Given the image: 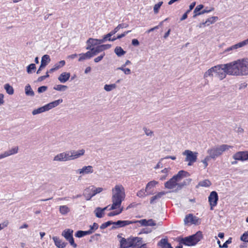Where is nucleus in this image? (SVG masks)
<instances>
[{"label":"nucleus","mask_w":248,"mask_h":248,"mask_svg":"<svg viewBox=\"0 0 248 248\" xmlns=\"http://www.w3.org/2000/svg\"><path fill=\"white\" fill-rule=\"evenodd\" d=\"M232 76H245L248 75V59H238L229 62Z\"/></svg>","instance_id":"obj_1"},{"label":"nucleus","mask_w":248,"mask_h":248,"mask_svg":"<svg viewBox=\"0 0 248 248\" xmlns=\"http://www.w3.org/2000/svg\"><path fill=\"white\" fill-rule=\"evenodd\" d=\"M202 237V232L198 231L193 235L184 238H181L179 242L181 244L187 246H193L196 245Z\"/></svg>","instance_id":"obj_2"},{"label":"nucleus","mask_w":248,"mask_h":248,"mask_svg":"<svg viewBox=\"0 0 248 248\" xmlns=\"http://www.w3.org/2000/svg\"><path fill=\"white\" fill-rule=\"evenodd\" d=\"M215 76L220 80L225 78L227 75H231V70L229 63L218 64L215 66Z\"/></svg>","instance_id":"obj_3"},{"label":"nucleus","mask_w":248,"mask_h":248,"mask_svg":"<svg viewBox=\"0 0 248 248\" xmlns=\"http://www.w3.org/2000/svg\"><path fill=\"white\" fill-rule=\"evenodd\" d=\"M189 175V173L185 170H180L178 173L174 175L171 179L165 183V187L166 188L171 189L177 185V182L181 181L183 178Z\"/></svg>","instance_id":"obj_4"},{"label":"nucleus","mask_w":248,"mask_h":248,"mask_svg":"<svg viewBox=\"0 0 248 248\" xmlns=\"http://www.w3.org/2000/svg\"><path fill=\"white\" fill-rule=\"evenodd\" d=\"M232 147L227 144H222L220 146H217L209 149L207 150V153L209 156L212 159H215L217 157L222 155L223 152L229 150Z\"/></svg>","instance_id":"obj_5"},{"label":"nucleus","mask_w":248,"mask_h":248,"mask_svg":"<svg viewBox=\"0 0 248 248\" xmlns=\"http://www.w3.org/2000/svg\"><path fill=\"white\" fill-rule=\"evenodd\" d=\"M197 154L196 152L193 153L190 150H185L183 155L186 156L185 161H188V165L190 166L192 164L196 161L197 158Z\"/></svg>","instance_id":"obj_6"},{"label":"nucleus","mask_w":248,"mask_h":248,"mask_svg":"<svg viewBox=\"0 0 248 248\" xmlns=\"http://www.w3.org/2000/svg\"><path fill=\"white\" fill-rule=\"evenodd\" d=\"M112 195L124 199L125 194L124 186L121 185H116L112 189Z\"/></svg>","instance_id":"obj_7"},{"label":"nucleus","mask_w":248,"mask_h":248,"mask_svg":"<svg viewBox=\"0 0 248 248\" xmlns=\"http://www.w3.org/2000/svg\"><path fill=\"white\" fill-rule=\"evenodd\" d=\"M218 200V196L217 192L215 191H212L208 197L211 210H213V207L217 205Z\"/></svg>","instance_id":"obj_8"},{"label":"nucleus","mask_w":248,"mask_h":248,"mask_svg":"<svg viewBox=\"0 0 248 248\" xmlns=\"http://www.w3.org/2000/svg\"><path fill=\"white\" fill-rule=\"evenodd\" d=\"M124 200V199L115 196V195L112 196V204L109 209L110 210H115L117 208L120 207L122 202Z\"/></svg>","instance_id":"obj_9"},{"label":"nucleus","mask_w":248,"mask_h":248,"mask_svg":"<svg viewBox=\"0 0 248 248\" xmlns=\"http://www.w3.org/2000/svg\"><path fill=\"white\" fill-rule=\"evenodd\" d=\"M133 220H118L113 222V226L111 227L112 230H115L119 228L123 227L125 226L134 224Z\"/></svg>","instance_id":"obj_10"},{"label":"nucleus","mask_w":248,"mask_h":248,"mask_svg":"<svg viewBox=\"0 0 248 248\" xmlns=\"http://www.w3.org/2000/svg\"><path fill=\"white\" fill-rule=\"evenodd\" d=\"M50 59L49 56L48 55H44L41 59V65L37 71L36 73L39 74L40 73L41 70L44 69L46 65L50 62Z\"/></svg>","instance_id":"obj_11"},{"label":"nucleus","mask_w":248,"mask_h":248,"mask_svg":"<svg viewBox=\"0 0 248 248\" xmlns=\"http://www.w3.org/2000/svg\"><path fill=\"white\" fill-rule=\"evenodd\" d=\"M248 44V38L232 46L225 49V52H229L242 47Z\"/></svg>","instance_id":"obj_12"},{"label":"nucleus","mask_w":248,"mask_h":248,"mask_svg":"<svg viewBox=\"0 0 248 248\" xmlns=\"http://www.w3.org/2000/svg\"><path fill=\"white\" fill-rule=\"evenodd\" d=\"M132 242L133 240H131V238H129L127 239L124 238H122L120 241V248H132V247H133Z\"/></svg>","instance_id":"obj_13"},{"label":"nucleus","mask_w":248,"mask_h":248,"mask_svg":"<svg viewBox=\"0 0 248 248\" xmlns=\"http://www.w3.org/2000/svg\"><path fill=\"white\" fill-rule=\"evenodd\" d=\"M199 218L195 216H193V215L191 214L186 215L184 219V222L185 224L188 223H191L193 224H197Z\"/></svg>","instance_id":"obj_14"},{"label":"nucleus","mask_w":248,"mask_h":248,"mask_svg":"<svg viewBox=\"0 0 248 248\" xmlns=\"http://www.w3.org/2000/svg\"><path fill=\"white\" fill-rule=\"evenodd\" d=\"M93 171L92 166H84L81 169H79L76 170V173L81 174L82 175L92 173Z\"/></svg>","instance_id":"obj_15"},{"label":"nucleus","mask_w":248,"mask_h":248,"mask_svg":"<svg viewBox=\"0 0 248 248\" xmlns=\"http://www.w3.org/2000/svg\"><path fill=\"white\" fill-rule=\"evenodd\" d=\"M53 240L54 242L55 245L58 248H64L67 244V243L62 242V240L60 239V238L57 236L53 237Z\"/></svg>","instance_id":"obj_16"},{"label":"nucleus","mask_w":248,"mask_h":248,"mask_svg":"<svg viewBox=\"0 0 248 248\" xmlns=\"http://www.w3.org/2000/svg\"><path fill=\"white\" fill-rule=\"evenodd\" d=\"M86 43L87 45L86 49H91V48L93 47L92 46L100 45L99 43V39H93L91 38H89L87 41Z\"/></svg>","instance_id":"obj_17"},{"label":"nucleus","mask_w":248,"mask_h":248,"mask_svg":"<svg viewBox=\"0 0 248 248\" xmlns=\"http://www.w3.org/2000/svg\"><path fill=\"white\" fill-rule=\"evenodd\" d=\"M215 66L209 69L207 71H206L203 75V78L205 79L207 81L206 83H208V81H207L208 77H212L213 78L214 75H215Z\"/></svg>","instance_id":"obj_18"},{"label":"nucleus","mask_w":248,"mask_h":248,"mask_svg":"<svg viewBox=\"0 0 248 248\" xmlns=\"http://www.w3.org/2000/svg\"><path fill=\"white\" fill-rule=\"evenodd\" d=\"M85 153V150L81 149L78 151L71 150V154L72 155V160L78 158L81 156L83 155Z\"/></svg>","instance_id":"obj_19"},{"label":"nucleus","mask_w":248,"mask_h":248,"mask_svg":"<svg viewBox=\"0 0 248 248\" xmlns=\"http://www.w3.org/2000/svg\"><path fill=\"white\" fill-rule=\"evenodd\" d=\"M157 245L161 248H173L171 244L168 242L167 238L161 239L158 243Z\"/></svg>","instance_id":"obj_20"},{"label":"nucleus","mask_w":248,"mask_h":248,"mask_svg":"<svg viewBox=\"0 0 248 248\" xmlns=\"http://www.w3.org/2000/svg\"><path fill=\"white\" fill-rule=\"evenodd\" d=\"M79 62H81L85 60L90 59L93 57L91 50L87 51L85 53H80L79 55Z\"/></svg>","instance_id":"obj_21"},{"label":"nucleus","mask_w":248,"mask_h":248,"mask_svg":"<svg viewBox=\"0 0 248 248\" xmlns=\"http://www.w3.org/2000/svg\"><path fill=\"white\" fill-rule=\"evenodd\" d=\"M62 101H63V100L62 99H59L57 100H55L54 101L51 102L46 105V106L47 109V111L58 106L60 104L62 103Z\"/></svg>","instance_id":"obj_22"},{"label":"nucleus","mask_w":248,"mask_h":248,"mask_svg":"<svg viewBox=\"0 0 248 248\" xmlns=\"http://www.w3.org/2000/svg\"><path fill=\"white\" fill-rule=\"evenodd\" d=\"M70 77V73L67 72L62 73L58 77V80L61 83L66 82Z\"/></svg>","instance_id":"obj_23"},{"label":"nucleus","mask_w":248,"mask_h":248,"mask_svg":"<svg viewBox=\"0 0 248 248\" xmlns=\"http://www.w3.org/2000/svg\"><path fill=\"white\" fill-rule=\"evenodd\" d=\"M73 231L72 230L68 229L64 230L62 232V235L67 240L73 236Z\"/></svg>","instance_id":"obj_24"},{"label":"nucleus","mask_w":248,"mask_h":248,"mask_svg":"<svg viewBox=\"0 0 248 248\" xmlns=\"http://www.w3.org/2000/svg\"><path fill=\"white\" fill-rule=\"evenodd\" d=\"M131 240H133L132 242L133 243L132 248H136L137 246H140L142 244V238L140 237H133L131 238Z\"/></svg>","instance_id":"obj_25"},{"label":"nucleus","mask_w":248,"mask_h":248,"mask_svg":"<svg viewBox=\"0 0 248 248\" xmlns=\"http://www.w3.org/2000/svg\"><path fill=\"white\" fill-rule=\"evenodd\" d=\"M204 6L202 4H200L196 6L193 12V18H196L198 16L201 15V10L203 8Z\"/></svg>","instance_id":"obj_26"},{"label":"nucleus","mask_w":248,"mask_h":248,"mask_svg":"<svg viewBox=\"0 0 248 248\" xmlns=\"http://www.w3.org/2000/svg\"><path fill=\"white\" fill-rule=\"evenodd\" d=\"M18 151V147L17 146L12 148L11 149L6 151L4 152L5 157H8L10 155H15L17 153Z\"/></svg>","instance_id":"obj_27"},{"label":"nucleus","mask_w":248,"mask_h":248,"mask_svg":"<svg viewBox=\"0 0 248 248\" xmlns=\"http://www.w3.org/2000/svg\"><path fill=\"white\" fill-rule=\"evenodd\" d=\"M91 190L93 192V194L88 198H87V200H90L92 197L95 195L96 194L99 193L103 191V188L101 187H97L95 188L93 186H92Z\"/></svg>","instance_id":"obj_28"},{"label":"nucleus","mask_w":248,"mask_h":248,"mask_svg":"<svg viewBox=\"0 0 248 248\" xmlns=\"http://www.w3.org/2000/svg\"><path fill=\"white\" fill-rule=\"evenodd\" d=\"M46 111H47V109L46 108V105H45L43 107L38 108L37 109H34L32 111V114L33 115H35L36 114H39V113H42V112H45Z\"/></svg>","instance_id":"obj_29"},{"label":"nucleus","mask_w":248,"mask_h":248,"mask_svg":"<svg viewBox=\"0 0 248 248\" xmlns=\"http://www.w3.org/2000/svg\"><path fill=\"white\" fill-rule=\"evenodd\" d=\"M91 234V232L87 231H78L75 234V236L78 238L82 237L85 235Z\"/></svg>","instance_id":"obj_30"},{"label":"nucleus","mask_w":248,"mask_h":248,"mask_svg":"<svg viewBox=\"0 0 248 248\" xmlns=\"http://www.w3.org/2000/svg\"><path fill=\"white\" fill-rule=\"evenodd\" d=\"M166 194V193L164 191L160 192L158 193L155 196H153L150 200V203L153 204L154 203V202L156 200H158L160 198H161L163 195H164Z\"/></svg>","instance_id":"obj_31"},{"label":"nucleus","mask_w":248,"mask_h":248,"mask_svg":"<svg viewBox=\"0 0 248 248\" xmlns=\"http://www.w3.org/2000/svg\"><path fill=\"white\" fill-rule=\"evenodd\" d=\"M25 91L27 96H33L34 95V93L29 84L25 86Z\"/></svg>","instance_id":"obj_32"},{"label":"nucleus","mask_w":248,"mask_h":248,"mask_svg":"<svg viewBox=\"0 0 248 248\" xmlns=\"http://www.w3.org/2000/svg\"><path fill=\"white\" fill-rule=\"evenodd\" d=\"M114 52L118 57H121L126 53L121 46H116L114 49Z\"/></svg>","instance_id":"obj_33"},{"label":"nucleus","mask_w":248,"mask_h":248,"mask_svg":"<svg viewBox=\"0 0 248 248\" xmlns=\"http://www.w3.org/2000/svg\"><path fill=\"white\" fill-rule=\"evenodd\" d=\"M88 50H91L93 57L102 51L100 45L96 46V47H92L91 49H88Z\"/></svg>","instance_id":"obj_34"},{"label":"nucleus","mask_w":248,"mask_h":248,"mask_svg":"<svg viewBox=\"0 0 248 248\" xmlns=\"http://www.w3.org/2000/svg\"><path fill=\"white\" fill-rule=\"evenodd\" d=\"M94 213L95 216L98 218H101L103 217L104 213L102 211V208L100 207H97L94 211Z\"/></svg>","instance_id":"obj_35"},{"label":"nucleus","mask_w":248,"mask_h":248,"mask_svg":"<svg viewBox=\"0 0 248 248\" xmlns=\"http://www.w3.org/2000/svg\"><path fill=\"white\" fill-rule=\"evenodd\" d=\"M64 157L65 156L64 155V153L63 152V153L59 154L57 155H56V156H55L53 158V160L56 161H61V162L65 161Z\"/></svg>","instance_id":"obj_36"},{"label":"nucleus","mask_w":248,"mask_h":248,"mask_svg":"<svg viewBox=\"0 0 248 248\" xmlns=\"http://www.w3.org/2000/svg\"><path fill=\"white\" fill-rule=\"evenodd\" d=\"M211 185V183L209 180H204L202 181H200L198 186L202 187H209Z\"/></svg>","instance_id":"obj_37"},{"label":"nucleus","mask_w":248,"mask_h":248,"mask_svg":"<svg viewBox=\"0 0 248 248\" xmlns=\"http://www.w3.org/2000/svg\"><path fill=\"white\" fill-rule=\"evenodd\" d=\"M4 89L9 94L12 95L14 93V89L9 84H6L4 85Z\"/></svg>","instance_id":"obj_38"},{"label":"nucleus","mask_w":248,"mask_h":248,"mask_svg":"<svg viewBox=\"0 0 248 248\" xmlns=\"http://www.w3.org/2000/svg\"><path fill=\"white\" fill-rule=\"evenodd\" d=\"M60 212L62 214L65 215L69 212V208L66 205H62L60 206Z\"/></svg>","instance_id":"obj_39"},{"label":"nucleus","mask_w":248,"mask_h":248,"mask_svg":"<svg viewBox=\"0 0 248 248\" xmlns=\"http://www.w3.org/2000/svg\"><path fill=\"white\" fill-rule=\"evenodd\" d=\"M116 88V85L115 84H106L104 86V90L107 92H110L112 91L113 89H114Z\"/></svg>","instance_id":"obj_40"},{"label":"nucleus","mask_w":248,"mask_h":248,"mask_svg":"<svg viewBox=\"0 0 248 248\" xmlns=\"http://www.w3.org/2000/svg\"><path fill=\"white\" fill-rule=\"evenodd\" d=\"M68 88V87L66 85H57L55 86L53 89L58 91H64Z\"/></svg>","instance_id":"obj_41"},{"label":"nucleus","mask_w":248,"mask_h":248,"mask_svg":"<svg viewBox=\"0 0 248 248\" xmlns=\"http://www.w3.org/2000/svg\"><path fill=\"white\" fill-rule=\"evenodd\" d=\"M158 184V182L155 181H152L147 183L146 186V191H148L149 189L154 187L156 185Z\"/></svg>","instance_id":"obj_42"},{"label":"nucleus","mask_w":248,"mask_h":248,"mask_svg":"<svg viewBox=\"0 0 248 248\" xmlns=\"http://www.w3.org/2000/svg\"><path fill=\"white\" fill-rule=\"evenodd\" d=\"M128 26L127 24H119L113 31L112 32H113L114 34H115L120 29H123L124 28H126Z\"/></svg>","instance_id":"obj_43"},{"label":"nucleus","mask_w":248,"mask_h":248,"mask_svg":"<svg viewBox=\"0 0 248 248\" xmlns=\"http://www.w3.org/2000/svg\"><path fill=\"white\" fill-rule=\"evenodd\" d=\"M36 69L35 64L34 63H31L27 67V72L28 74H31L32 71H34Z\"/></svg>","instance_id":"obj_44"},{"label":"nucleus","mask_w":248,"mask_h":248,"mask_svg":"<svg viewBox=\"0 0 248 248\" xmlns=\"http://www.w3.org/2000/svg\"><path fill=\"white\" fill-rule=\"evenodd\" d=\"M233 158L236 160H240L243 161V158H242L241 152L239 151L235 153L232 156Z\"/></svg>","instance_id":"obj_45"},{"label":"nucleus","mask_w":248,"mask_h":248,"mask_svg":"<svg viewBox=\"0 0 248 248\" xmlns=\"http://www.w3.org/2000/svg\"><path fill=\"white\" fill-rule=\"evenodd\" d=\"M71 151L63 152L64 155L65 156L64 158H65V161L72 160V158L71 157L72 155L71 154Z\"/></svg>","instance_id":"obj_46"},{"label":"nucleus","mask_w":248,"mask_h":248,"mask_svg":"<svg viewBox=\"0 0 248 248\" xmlns=\"http://www.w3.org/2000/svg\"><path fill=\"white\" fill-rule=\"evenodd\" d=\"M98 228V225L96 223H93L92 226H90V229L88 232H91V234L93 233L95 230Z\"/></svg>","instance_id":"obj_47"},{"label":"nucleus","mask_w":248,"mask_h":248,"mask_svg":"<svg viewBox=\"0 0 248 248\" xmlns=\"http://www.w3.org/2000/svg\"><path fill=\"white\" fill-rule=\"evenodd\" d=\"M133 222H134V223H139L142 226H148V224H147L148 220H147L146 219H141L140 220L133 221Z\"/></svg>","instance_id":"obj_48"},{"label":"nucleus","mask_w":248,"mask_h":248,"mask_svg":"<svg viewBox=\"0 0 248 248\" xmlns=\"http://www.w3.org/2000/svg\"><path fill=\"white\" fill-rule=\"evenodd\" d=\"M113 221H108L105 223H103L100 227L101 229H104L107 227L109 226L110 225H113Z\"/></svg>","instance_id":"obj_49"},{"label":"nucleus","mask_w":248,"mask_h":248,"mask_svg":"<svg viewBox=\"0 0 248 248\" xmlns=\"http://www.w3.org/2000/svg\"><path fill=\"white\" fill-rule=\"evenodd\" d=\"M123 65L121 67L117 68V70L123 71L125 75H129L131 74V70L129 68H124Z\"/></svg>","instance_id":"obj_50"},{"label":"nucleus","mask_w":248,"mask_h":248,"mask_svg":"<svg viewBox=\"0 0 248 248\" xmlns=\"http://www.w3.org/2000/svg\"><path fill=\"white\" fill-rule=\"evenodd\" d=\"M240 240L245 242L248 243V231L245 232L240 237Z\"/></svg>","instance_id":"obj_51"},{"label":"nucleus","mask_w":248,"mask_h":248,"mask_svg":"<svg viewBox=\"0 0 248 248\" xmlns=\"http://www.w3.org/2000/svg\"><path fill=\"white\" fill-rule=\"evenodd\" d=\"M232 238L230 237L222 245H219V248H227L228 245L232 243Z\"/></svg>","instance_id":"obj_52"},{"label":"nucleus","mask_w":248,"mask_h":248,"mask_svg":"<svg viewBox=\"0 0 248 248\" xmlns=\"http://www.w3.org/2000/svg\"><path fill=\"white\" fill-rule=\"evenodd\" d=\"M163 2H159L157 4H155L154 7V11L155 13H157L158 12V10L162 5Z\"/></svg>","instance_id":"obj_53"},{"label":"nucleus","mask_w":248,"mask_h":248,"mask_svg":"<svg viewBox=\"0 0 248 248\" xmlns=\"http://www.w3.org/2000/svg\"><path fill=\"white\" fill-rule=\"evenodd\" d=\"M146 191V189H142L137 192V195L140 198L143 197L145 195Z\"/></svg>","instance_id":"obj_54"},{"label":"nucleus","mask_w":248,"mask_h":248,"mask_svg":"<svg viewBox=\"0 0 248 248\" xmlns=\"http://www.w3.org/2000/svg\"><path fill=\"white\" fill-rule=\"evenodd\" d=\"M67 241L69 242L71 246H72L73 248H76L77 247V245L75 243L74 239L73 236L70 238Z\"/></svg>","instance_id":"obj_55"},{"label":"nucleus","mask_w":248,"mask_h":248,"mask_svg":"<svg viewBox=\"0 0 248 248\" xmlns=\"http://www.w3.org/2000/svg\"><path fill=\"white\" fill-rule=\"evenodd\" d=\"M105 55V52H103L101 55H100V56H99L95 58L94 59V62H96V63H97V62H99L100 61H101L103 59V58H104Z\"/></svg>","instance_id":"obj_56"},{"label":"nucleus","mask_w":248,"mask_h":248,"mask_svg":"<svg viewBox=\"0 0 248 248\" xmlns=\"http://www.w3.org/2000/svg\"><path fill=\"white\" fill-rule=\"evenodd\" d=\"M243 161L248 160V151H241Z\"/></svg>","instance_id":"obj_57"},{"label":"nucleus","mask_w":248,"mask_h":248,"mask_svg":"<svg viewBox=\"0 0 248 248\" xmlns=\"http://www.w3.org/2000/svg\"><path fill=\"white\" fill-rule=\"evenodd\" d=\"M47 87L46 86H42L38 88L37 91L38 93H43L47 90Z\"/></svg>","instance_id":"obj_58"},{"label":"nucleus","mask_w":248,"mask_h":248,"mask_svg":"<svg viewBox=\"0 0 248 248\" xmlns=\"http://www.w3.org/2000/svg\"><path fill=\"white\" fill-rule=\"evenodd\" d=\"M211 158L208 156H206L204 160H202V162L204 165V168H205L208 166L207 162L209 161Z\"/></svg>","instance_id":"obj_59"},{"label":"nucleus","mask_w":248,"mask_h":248,"mask_svg":"<svg viewBox=\"0 0 248 248\" xmlns=\"http://www.w3.org/2000/svg\"><path fill=\"white\" fill-rule=\"evenodd\" d=\"M101 48L102 49V51H104L106 49H109L111 47V45L109 44H107V45H100Z\"/></svg>","instance_id":"obj_60"},{"label":"nucleus","mask_w":248,"mask_h":248,"mask_svg":"<svg viewBox=\"0 0 248 248\" xmlns=\"http://www.w3.org/2000/svg\"><path fill=\"white\" fill-rule=\"evenodd\" d=\"M143 130L145 133V134L147 136H152L153 133V131H152L151 130H150L149 129H148L146 127H144Z\"/></svg>","instance_id":"obj_61"},{"label":"nucleus","mask_w":248,"mask_h":248,"mask_svg":"<svg viewBox=\"0 0 248 248\" xmlns=\"http://www.w3.org/2000/svg\"><path fill=\"white\" fill-rule=\"evenodd\" d=\"M186 185V183L185 182H183V183H177V185H176V186H177V189L178 190H180V189H182V187H183L184 186H185V185Z\"/></svg>","instance_id":"obj_62"},{"label":"nucleus","mask_w":248,"mask_h":248,"mask_svg":"<svg viewBox=\"0 0 248 248\" xmlns=\"http://www.w3.org/2000/svg\"><path fill=\"white\" fill-rule=\"evenodd\" d=\"M214 10V8L212 7L210 9H204L201 12V15L204 14V13H208Z\"/></svg>","instance_id":"obj_63"},{"label":"nucleus","mask_w":248,"mask_h":248,"mask_svg":"<svg viewBox=\"0 0 248 248\" xmlns=\"http://www.w3.org/2000/svg\"><path fill=\"white\" fill-rule=\"evenodd\" d=\"M147 224H148V226H155L156 225L155 221L152 219H148Z\"/></svg>","instance_id":"obj_64"}]
</instances>
